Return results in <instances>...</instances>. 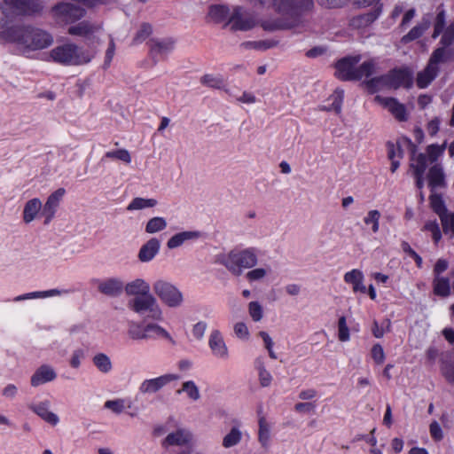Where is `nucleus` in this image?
<instances>
[{"label":"nucleus","instance_id":"obj_1","mask_svg":"<svg viewBox=\"0 0 454 454\" xmlns=\"http://www.w3.org/2000/svg\"><path fill=\"white\" fill-rule=\"evenodd\" d=\"M266 8H273L280 18L264 20L261 27L265 31L286 30L294 28L303 22V16L314 7L313 0H247Z\"/></svg>","mask_w":454,"mask_h":454},{"label":"nucleus","instance_id":"obj_2","mask_svg":"<svg viewBox=\"0 0 454 454\" xmlns=\"http://www.w3.org/2000/svg\"><path fill=\"white\" fill-rule=\"evenodd\" d=\"M53 42L51 33L30 25L12 26L0 31V43H15L25 52L46 49Z\"/></svg>","mask_w":454,"mask_h":454},{"label":"nucleus","instance_id":"obj_3","mask_svg":"<svg viewBox=\"0 0 454 454\" xmlns=\"http://www.w3.org/2000/svg\"><path fill=\"white\" fill-rule=\"evenodd\" d=\"M216 262L224 266L231 275L239 277L245 269H251L257 264L258 257L255 249L252 247L233 249L218 254Z\"/></svg>","mask_w":454,"mask_h":454},{"label":"nucleus","instance_id":"obj_4","mask_svg":"<svg viewBox=\"0 0 454 454\" xmlns=\"http://www.w3.org/2000/svg\"><path fill=\"white\" fill-rule=\"evenodd\" d=\"M96 51L83 49L74 43L58 45L50 51L51 59L63 66H82L90 63Z\"/></svg>","mask_w":454,"mask_h":454},{"label":"nucleus","instance_id":"obj_5","mask_svg":"<svg viewBox=\"0 0 454 454\" xmlns=\"http://www.w3.org/2000/svg\"><path fill=\"white\" fill-rule=\"evenodd\" d=\"M129 306L134 312L145 316L149 319L160 321L163 318L162 309L156 298L151 294L134 298L129 301Z\"/></svg>","mask_w":454,"mask_h":454},{"label":"nucleus","instance_id":"obj_6","mask_svg":"<svg viewBox=\"0 0 454 454\" xmlns=\"http://www.w3.org/2000/svg\"><path fill=\"white\" fill-rule=\"evenodd\" d=\"M153 289L161 302L169 308H178L184 302L182 292L167 280H156L153 285Z\"/></svg>","mask_w":454,"mask_h":454},{"label":"nucleus","instance_id":"obj_7","mask_svg":"<svg viewBox=\"0 0 454 454\" xmlns=\"http://www.w3.org/2000/svg\"><path fill=\"white\" fill-rule=\"evenodd\" d=\"M85 13L83 8L65 2L56 4L51 10L52 19L59 25L73 24L83 18Z\"/></svg>","mask_w":454,"mask_h":454},{"label":"nucleus","instance_id":"obj_8","mask_svg":"<svg viewBox=\"0 0 454 454\" xmlns=\"http://www.w3.org/2000/svg\"><path fill=\"white\" fill-rule=\"evenodd\" d=\"M445 53L443 47L434 51L426 68L417 75L416 82L418 87L420 89L427 87L436 77L439 72V64L445 61Z\"/></svg>","mask_w":454,"mask_h":454},{"label":"nucleus","instance_id":"obj_9","mask_svg":"<svg viewBox=\"0 0 454 454\" xmlns=\"http://www.w3.org/2000/svg\"><path fill=\"white\" fill-rule=\"evenodd\" d=\"M257 25L254 15L241 6L233 7L228 22L225 27H229L232 32L249 31Z\"/></svg>","mask_w":454,"mask_h":454},{"label":"nucleus","instance_id":"obj_10","mask_svg":"<svg viewBox=\"0 0 454 454\" xmlns=\"http://www.w3.org/2000/svg\"><path fill=\"white\" fill-rule=\"evenodd\" d=\"M4 5L12 17L34 15L39 13L43 9L36 0H4Z\"/></svg>","mask_w":454,"mask_h":454},{"label":"nucleus","instance_id":"obj_11","mask_svg":"<svg viewBox=\"0 0 454 454\" xmlns=\"http://www.w3.org/2000/svg\"><path fill=\"white\" fill-rule=\"evenodd\" d=\"M179 378L177 374L166 373L156 378L146 379L140 383L138 391L142 395L155 394L170 382L178 380Z\"/></svg>","mask_w":454,"mask_h":454},{"label":"nucleus","instance_id":"obj_12","mask_svg":"<svg viewBox=\"0 0 454 454\" xmlns=\"http://www.w3.org/2000/svg\"><path fill=\"white\" fill-rule=\"evenodd\" d=\"M65 193L64 188H59L48 196L42 208V216L45 225L49 224L55 217Z\"/></svg>","mask_w":454,"mask_h":454},{"label":"nucleus","instance_id":"obj_13","mask_svg":"<svg viewBox=\"0 0 454 454\" xmlns=\"http://www.w3.org/2000/svg\"><path fill=\"white\" fill-rule=\"evenodd\" d=\"M149 53L153 63L165 59L175 47V41L172 38L151 39L148 43Z\"/></svg>","mask_w":454,"mask_h":454},{"label":"nucleus","instance_id":"obj_14","mask_svg":"<svg viewBox=\"0 0 454 454\" xmlns=\"http://www.w3.org/2000/svg\"><path fill=\"white\" fill-rule=\"evenodd\" d=\"M208 347L213 356L215 358L223 361L229 359V348L225 343L222 333L219 330L214 329L211 331L208 336Z\"/></svg>","mask_w":454,"mask_h":454},{"label":"nucleus","instance_id":"obj_15","mask_svg":"<svg viewBox=\"0 0 454 454\" xmlns=\"http://www.w3.org/2000/svg\"><path fill=\"white\" fill-rule=\"evenodd\" d=\"M359 60L360 57L358 56L348 57L339 60L335 66L337 77L343 81H356V66Z\"/></svg>","mask_w":454,"mask_h":454},{"label":"nucleus","instance_id":"obj_16","mask_svg":"<svg viewBox=\"0 0 454 454\" xmlns=\"http://www.w3.org/2000/svg\"><path fill=\"white\" fill-rule=\"evenodd\" d=\"M102 29L99 23L83 20L71 25L67 28V34L73 36L85 37L90 39L94 37Z\"/></svg>","mask_w":454,"mask_h":454},{"label":"nucleus","instance_id":"obj_17","mask_svg":"<svg viewBox=\"0 0 454 454\" xmlns=\"http://www.w3.org/2000/svg\"><path fill=\"white\" fill-rule=\"evenodd\" d=\"M28 408L51 426L54 427L58 425L59 422V416L56 413L50 411L51 402L49 400H43L39 403H29Z\"/></svg>","mask_w":454,"mask_h":454},{"label":"nucleus","instance_id":"obj_18","mask_svg":"<svg viewBox=\"0 0 454 454\" xmlns=\"http://www.w3.org/2000/svg\"><path fill=\"white\" fill-rule=\"evenodd\" d=\"M374 101L387 108L399 121L407 120V113L404 105L398 102L395 98L376 96Z\"/></svg>","mask_w":454,"mask_h":454},{"label":"nucleus","instance_id":"obj_19","mask_svg":"<svg viewBox=\"0 0 454 454\" xmlns=\"http://www.w3.org/2000/svg\"><path fill=\"white\" fill-rule=\"evenodd\" d=\"M192 440V433L184 428H178L177 430L169 433L162 441V447L168 448L171 446L183 447L188 445Z\"/></svg>","mask_w":454,"mask_h":454},{"label":"nucleus","instance_id":"obj_20","mask_svg":"<svg viewBox=\"0 0 454 454\" xmlns=\"http://www.w3.org/2000/svg\"><path fill=\"white\" fill-rule=\"evenodd\" d=\"M98 290L106 296L117 297L124 291V283L118 278H109L98 282Z\"/></svg>","mask_w":454,"mask_h":454},{"label":"nucleus","instance_id":"obj_21","mask_svg":"<svg viewBox=\"0 0 454 454\" xmlns=\"http://www.w3.org/2000/svg\"><path fill=\"white\" fill-rule=\"evenodd\" d=\"M43 203L40 199L33 198L25 204L22 211V220L26 224L35 221L38 215H42Z\"/></svg>","mask_w":454,"mask_h":454},{"label":"nucleus","instance_id":"obj_22","mask_svg":"<svg viewBox=\"0 0 454 454\" xmlns=\"http://www.w3.org/2000/svg\"><path fill=\"white\" fill-rule=\"evenodd\" d=\"M389 89H397L401 86L408 87L411 77L407 70L394 69L387 74Z\"/></svg>","mask_w":454,"mask_h":454},{"label":"nucleus","instance_id":"obj_23","mask_svg":"<svg viewBox=\"0 0 454 454\" xmlns=\"http://www.w3.org/2000/svg\"><path fill=\"white\" fill-rule=\"evenodd\" d=\"M409 147L411 148V159H410V168L412 170V174H424L427 167V157L425 153H416V146L409 142Z\"/></svg>","mask_w":454,"mask_h":454},{"label":"nucleus","instance_id":"obj_24","mask_svg":"<svg viewBox=\"0 0 454 454\" xmlns=\"http://www.w3.org/2000/svg\"><path fill=\"white\" fill-rule=\"evenodd\" d=\"M56 377L57 374L51 366L43 364L32 375L31 385L33 387H38L42 384L54 380Z\"/></svg>","mask_w":454,"mask_h":454},{"label":"nucleus","instance_id":"obj_25","mask_svg":"<svg viewBox=\"0 0 454 454\" xmlns=\"http://www.w3.org/2000/svg\"><path fill=\"white\" fill-rule=\"evenodd\" d=\"M427 181L432 192L438 188L446 187L445 175L440 164H434L429 168Z\"/></svg>","mask_w":454,"mask_h":454},{"label":"nucleus","instance_id":"obj_26","mask_svg":"<svg viewBox=\"0 0 454 454\" xmlns=\"http://www.w3.org/2000/svg\"><path fill=\"white\" fill-rule=\"evenodd\" d=\"M364 274L360 270L354 269L344 274L343 279L347 284L352 285L354 293L360 292L365 294L366 286L364 285Z\"/></svg>","mask_w":454,"mask_h":454},{"label":"nucleus","instance_id":"obj_27","mask_svg":"<svg viewBox=\"0 0 454 454\" xmlns=\"http://www.w3.org/2000/svg\"><path fill=\"white\" fill-rule=\"evenodd\" d=\"M160 243L156 238L150 239L145 244H144L139 252L138 259L143 262L152 261L154 256L159 253Z\"/></svg>","mask_w":454,"mask_h":454},{"label":"nucleus","instance_id":"obj_28","mask_svg":"<svg viewBox=\"0 0 454 454\" xmlns=\"http://www.w3.org/2000/svg\"><path fill=\"white\" fill-rule=\"evenodd\" d=\"M124 291L128 295L144 296L150 294V286L145 280L137 278L124 285Z\"/></svg>","mask_w":454,"mask_h":454},{"label":"nucleus","instance_id":"obj_29","mask_svg":"<svg viewBox=\"0 0 454 454\" xmlns=\"http://www.w3.org/2000/svg\"><path fill=\"white\" fill-rule=\"evenodd\" d=\"M200 237V233L196 231H185L178 232L172 236L167 242L169 249L176 248L182 246L185 241L197 239Z\"/></svg>","mask_w":454,"mask_h":454},{"label":"nucleus","instance_id":"obj_30","mask_svg":"<svg viewBox=\"0 0 454 454\" xmlns=\"http://www.w3.org/2000/svg\"><path fill=\"white\" fill-rule=\"evenodd\" d=\"M145 333L146 335V340L148 339H166L171 343H175L174 340L170 336V334L160 325L154 324V323H149L145 325Z\"/></svg>","mask_w":454,"mask_h":454},{"label":"nucleus","instance_id":"obj_31","mask_svg":"<svg viewBox=\"0 0 454 454\" xmlns=\"http://www.w3.org/2000/svg\"><path fill=\"white\" fill-rule=\"evenodd\" d=\"M231 12L227 6L216 4L209 7L207 15L215 23H224L225 25L228 22Z\"/></svg>","mask_w":454,"mask_h":454},{"label":"nucleus","instance_id":"obj_32","mask_svg":"<svg viewBox=\"0 0 454 454\" xmlns=\"http://www.w3.org/2000/svg\"><path fill=\"white\" fill-rule=\"evenodd\" d=\"M378 62L374 59H370L362 63L359 67H356V80H361L364 77H369L379 72Z\"/></svg>","mask_w":454,"mask_h":454},{"label":"nucleus","instance_id":"obj_33","mask_svg":"<svg viewBox=\"0 0 454 454\" xmlns=\"http://www.w3.org/2000/svg\"><path fill=\"white\" fill-rule=\"evenodd\" d=\"M430 25V19L428 17H424L419 25L415 26L407 35L403 36L402 42L407 43L420 37L423 33L428 29Z\"/></svg>","mask_w":454,"mask_h":454},{"label":"nucleus","instance_id":"obj_34","mask_svg":"<svg viewBox=\"0 0 454 454\" xmlns=\"http://www.w3.org/2000/svg\"><path fill=\"white\" fill-rule=\"evenodd\" d=\"M387 80V75L384 74L367 80L364 85L370 93H375L379 90L389 89Z\"/></svg>","mask_w":454,"mask_h":454},{"label":"nucleus","instance_id":"obj_35","mask_svg":"<svg viewBox=\"0 0 454 454\" xmlns=\"http://www.w3.org/2000/svg\"><path fill=\"white\" fill-rule=\"evenodd\" d=\"M434 293L436 295L447 297L450 294V280L443 277H435L433 281Z\"/></svg>","mask_w":454,"mask_h":454},{"label":"nucleus","instance_id":"obj_36","mask_svg":"<svg viewBox=\"0 0 454 454\" xmlns=\"http://www.w3.org/2000/svg\"><path fill=\"white\" fill-rule=\"evenodd\" d=\"M270 439V427L264 417L259 419L258 440L263 448H267Z\"/></svg>","mask_w":454,"mask_h":454},{"label":"nucleus","instance_id":"obj_37","mask_svg":"<svg viewBox=\"0 0 454 454\" xmlns=\"http://www.w3.org/2000/svg\"><path fill=\"white\" fill-rule=\"evenodd\" d=\"M429 200L432 209L439 215L440 220L449 214L447 212L444 201L440 194L432 192V194L429 197Z\"/></svg>","mask_w":454,"mask_h":454},{"label":"nucleus","instance_id":"obj_38","mask_svg":"<svg viewBox=\"0 0 454 454\" xmlns=\"http://www.w3.org/2000/svg\"><path fill=\"white\" fill-rule=\"evenodd\" d=\"M157 204L158 201L155 199H145L137 197L131 200V202L127 207V210L133 211L154 207L157 206Z\"/></svg>","mask_w":454,"mask_h":454},{"label":"nucleus","instance_id":"obj_39","mask_svg":"<svg viewBox=\"0 0 454 454\" xmlns=\"http://www.w3.org/2000/svg\"><path fill=\"white\" fill-rule=\"evenodd\" d=\"M94 365L103 373H108L112 371L113 364L110 357L104 353H98L92 358Z\"/></svg>","mask_w":454,"mask_h":454},{"label":"nucleus","instance_id":"obj_40","mask_svg":"<svg viewBox=\"0 0 454 454\" xmlns=\"http://www.w3.org/2000/svg\"><path fill=\"white\" fill-rule=\"evenodd\" d=\"M277 45V42L270 40L247 41L240 44L244 50L265 51Z\"/></svg>","mask_w":454,"mask_h":454},{"label":"nucleus","instance_id":"obj_41","mask_svg":"<svg viewBox=\"0 0 454 454\" xmlns=\"http://www.w3.org/2000/svg\"><path fill=\"white\" fill-rule=\"evenodd\" d=\"M167 220L161 216H155L146 223L145 231L146 233L153 234L161 231L167 228Z\"/></svg>","mask_w":454,"mask_h":454},{"label":"nucleus","instance_id":"obj_42","mask_svg":"<svg viewBox=\"0 0 454 454\" xmlns=\"http://www.w3.org/2000/svg\"><path fill=\"white\" fill-rule=\"evenodd\" d=\"M185 393L192 401H198L200 398V393L198 386L193 380H187L182 384V387L176 391L177 394Z\"/></svg>","mask_w":454,"mask_h":454},{"label":"nucleus","instance_id":"obj_43","mask_svg":"<svg viewBox=\"0 0 454 454\" xmlns=\"http://www.w3.org/2000/svg\"><path fill=\"white\" fill-rule=\"evenodd\" d=\"M377 14L374 12H367L358 16L354 17L350 20V25L354 28H361L364 27H367L371 23H372L377 19Z\"/></svg>","mask_w":454,"mask_h":454},{"label":"nucleus","instance_id":"obj_44","mask_svg":"<svg viewBox=\"0 0 454 454\" xmlns=\"http://www.w3.org/2000/svg\"><path fill=\"white\" fill-rule=\"evenodd\" d=\"M242 438V433L238 427H232L231 431L223 437V446L226 449L236 446Z\"/></svg>","mask_w":454,"mask_h":454},{"label":"nucleus","instance_id":"obj_45","mask_svg":"<svg viewBox=\"0 0 454 454\" xmlns=\"http://www.w3.org/2000/svg\"><path fill=\"white\" fill-rule=\"evenodd\" d=\"M381 214L377 209L369 210L366 215L364 217V223L366 225H371L372 231L377 233L380 230V219Z\"/></svg>","mask_w":454,"mask_h":454},{"label":"nucleus","instance_id":"obj_46","mask_svg":"<svg viewBox=\"0 0 454 454\" xmlns=\"http://www.w3.org/2000/svg\"><path fill=\"white\" fill-rule=\"evenodd\" d=\"M200 82L209 88L220 89L223 85V79L221 75L207 74L201 76Z\"/></svg>","mask_w":454,"mask_h":454},{"label":"nucleus","instance_id":"obj_47","mask_svg":"<svg viewBox=\"0 0 454 454\" xmlns=\"http://www.w3.org/2000/svg\"><path fill=\"white\" fill-rule=\"evenodd\" d=\"M446 149V142H444L442 145H430L427 148V153L428 156V160L431 163L436 161L438 158L443 153V152Z\"/></svg>","mask_w":454,"mask_h":454},{"label":"nucleus","instance_id":"obj_48","mask_svg":"<svg viewBox=\"0 0 454 454\" xmlns=\"http://www.w3.org/2000/svg\"><path fill=\"white\" fill-rule=\"evenodd\" d=\"M105 158L119 160L126 164H129L131 162L130 153L126 149H119L115 151L106 152L105 154Z\"/></svg>","mask_w":454,"mask_h":454},{"label":"nucleus","instance_id":"obj_49","mask_svg":"<svg viewBox=\"0 0 454 454\" xmlns=\"http://www.w3.org/2000/svg\"><path fill=\"white\" fill-rule=\"evenodd\" d=\"M250 317L254 322H259L263 317V309L258 301H250L247 306Z\"/></svg>","mask_w":454,"mask_h":454},{"label":"nucleus","instance_id":"obj_50","mask_svg":"<svg viewBox=\"0 0 454 454\" xmlns=\"http://www.w3.org/2000/svg\"><path fill=\"white\" fill-rule=\"evenodd\" d=\"M330 98L333 102L329 110H333L336 114H340L344 98V91L342 90L336 89Z\"/></svg>","mask_w":454,"mask_h":454},{"label":"nucleus","instance_id":"obj_51","mask_svg":"<svg viewBox=\"0 0 454 454\" xmlns=\"http://www.w3.org/2000/svg\"><path fill=\"white\" fill-rule=\"evenodd\" d=\"M144 331L145 325L132 324L128 330V335L133 340H146V335Z\"/></svg>","mask_w":454,"mask_h":454},{"label":"nucleus","instance_id":"obj_52","mask_svg":"<svg viewBox=\"0 0 454 454\" xmlns=\"http://www.w3.org/2000/svg\"><path fill=\"white\" fill-rule=\"evenodd\" d=\"M104 407L112 411L115 414H121L125 410V400L121 398L108 400L104 403Z\"/></svg>","mask_w":454,"mask_h":454},{"label":"nucleus","instance_id":"obj_53","mask_svg":"<svg viewBox=\"0 0 454 454\" xmlns=\"http://www.w3.org/2000/svg\"><path fill=\"white\" fill-rule=\"evenodd\" d=\"M338 338L340 341H348L350 338L349 329L345 317H340L338 321Z\"/></svg>","mask_w":454,"mask_h":454},{"label":"nucleus","instance_id":"obj_54","mask_svg":"<svg viewBox=\"0 0 454 454\" xmlns=\"http://www.w3.org/2000/svg\"><path fill=\"white\" fill-rule=\"evenodd\" d=\"M234 334L237 338L247 340L249 339L250 333L247 325L244 322H238L233 326Z\"/></svg>","mask_w":454,"mask_h":454},{"label":"nucleus","instance_id":"obj_55","mask_svg":"<svg viewBox=\"0 0 454 454\" xmlns=\"http://www.w3.org/2000/svg\"><path fill=\"white\" fill-rule=\"evenodd\" d=\"M424 230L432 233V238L435 243H437L441 239L442 233L440 231L439 224L435 220L427 221L424 226Z\"/></svg>","mask_w":454,"mask_h":454},{"label":"nucleus","instance_id":"obj_56","mask_svg":"<svg viewBox=\"0 0 454 454\" xmlns=\"http://www.w3.org/2000/svg\"><path fill=\"white\" fill-rule=\"evenodd\" d=\"M152 26L148 23L141 25L139 30L137 32L134 37V43H139L145 41L152 34Z\"/></svg>","mask_w":454,"mask_h":454},{"label":"nucleus","instance_id":"obj_57","mask_svg":"<svg viewBox=\"0 0 454 454\" xmlns=\"http://www.w3.org/2000/svg\"><path fill=\"white\" fill-rule=\"evenodd\" d=\"M441 223L444 233H450L454 237V212L442 217Z\"/></svg>","mask_w":454,"mask_h":454},{"label":"nucleus","instance_id":"obj_58","mask_svg":"<svg viewBox=\"0 0 454 454\" xmlns=\"http://www.w3.org/2000/svg\"><path fill=\"white\" fill-rule=\"evenodd\" d=\"M442 47H448L454 43V20L453 22L446 28L441 38Z\"/></svg>","mask_w":454,"mask_h":454},{"label":"nucleus","instance_id":"obj_59","mask_svg":"<svg viewBox=\"0 0 454 454\" xmlns=\"http://www.w3.org/2000/svg\"><path fill=\"white\" fill-rule=\"evenodd\" d=\"M268 274V270L263 268H256L254 270H249L246 274V278L250 281H258L263 279Z\"/></svg>","mask_w":454,"mask_h":454},{"label":"nucleus","instance_id":"obj_60","mask_svg":"<svg viewBox=\"0 0 454 454\" xmlns=\"http://www.w3.org/2000/svg\"><path fill=\"white\" fill-rule=\"evenodd\" d=\"M444 27H445V12H444V11H442L436 15V18H435L433 38H436L443 31Z\"/></svg>","mask_w":454,"mask_h":454},{"label":"nucleus","instance_id":"obj_61","mask_svg":"<svg viewBox=\"0 0 454 454\" xmlns=\"http://www.w3.org/2000/svg\"><path fill=\"white\" fill-rule=\"evenodd\" d=\"M207 328V324L205 321H199L198 323L193 325L192 329V334L196 340H200L203 339Z\"/></svg>","mask_w":454,"mask_h":454},{"label":"nucleus","instance_id":"obj_62","mask_svg":"<svg viewBox=\"0 0 454 454\" xmlns=\"http://www.w3.org/2000/svg\"><path fill=\"white\" fill-rule=\"evenodd\" d=\"M401 247L405 254L414 259L419 268L422 267V258L411 247L408 242L403 241Z\"/></svg>","mask_w":454,"mask_h":454},{"label":"nucleus","instance_id":"obj_63","mask_svg":"<svg viewBox=\"0 0 454 454\" xmlns=\"http://www.w3.org/2000/svg\"><path fill=\"white\" fill-rule=\"evenodd\" d=\"M372 357L378 364H381L385 361V353L380 344H375L371 350Z\"/></svg>","mask_w":454,"mask_h":454},{"label":"nucleus","instance_id":"obj_64","mask_svg":"<svg viewBox=\"0 0 454 454\" xmlns=\"http://www.w3.org/2000/svg\"><path fill=\"white\" fill-rule=\"evenodd\" d=\"M260 385L263 387H269L272 381L271 374L264 368L263 365L259 367Z\"/></svg>","mask_w":454,"mask_h":454}]
</instances>
